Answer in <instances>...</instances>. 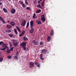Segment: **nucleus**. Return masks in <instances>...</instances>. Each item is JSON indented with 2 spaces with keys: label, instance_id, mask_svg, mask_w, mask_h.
I'll return each mask as SVG.
<instances>
[{
  "label": "nucleus",
  "instance_id": "nucleus-1",
  "mask_svg": "<svg viewBox=\"0 0 76 76\" xmlns=\"http://www.w3.org/2000/svg\"><path fill=\"white\" fill-rule=\"evenodd\" d=\"M45 16H44V15H43L42 16V17H41V20L43 22L45 21Z\"/></svg>",
  "mask_w": 76,
  "mask_h": 76
},
{
  "label": "nucleus",
  "instance_id": "nucleus-2",
  "mask_svg": "<svg viewBox=\"0 0 76 76\" xmlns=\"http://www.w3.org/2000/svg\"><path fill=\"white\" fill-rule=\"evenodd\" d=\"M30 68H32L34 66V63L32 62H31L30 63Z\"/></svg>",
  "mask_w": 76,
  "mask_h": 76
},
{
  "label": "nucleus",
  "instance_id": "nucleus-3",
  "mask_svg": "<svg viewBox=\"0 0 76 76\" xmlns=\"http://www.w3.org/2000/svg\"><path fill=\"white\" fill-rule=\"evenodd\" d=\"M4 45H5L4 48L0 49V50L5 51L6 48H8L7 47V45L6 44H4Z\"/></svg>",
  "mask_w": 76,
  "mask_h": 76
},
{
  "label": "nucleus",
  "instance_id": "nucleus-4",
  "mask_svg": "<svg viewBox=\"0 0 76 76\" xmlns=\"http://www.w3.org/2000/svg\"><path fill=\"white\" fill-rule=\"evenodd\" d=\"M30 28H32V27H33V25H34V22L33 20H31L30 22Z\"/></svg>",
  "mask_w": 76,
  "mask_h": 76
},
{
  "label": "nucleus",
  "instance_id": "nucleus-5",
  "mask_svg": "<svg viewBox=\"0 0 76 76\" xmlns=\"http://www.w3.org/2000/svg\"><path fill=\"white\" fill-rule=\"evenodd\" d=\"M47 53V50L45 49H44L42 50L41 51V53L42 54H45Z\"/></svg>",
  "mask_w": 76,
  "mask_h": 76
},
{
  "label": "nucleus",
  "instance_id": "nucleus-6",
  "mask_svg": "<svg viewBox=\"0 0 76 76\" xmlns=\"http://www.w3.org/2000/svg\"><path fill=\"white\" fill-rule=\"evenodd\" d=\"M26 20L23 21L21 24L22 26H25V25H26Z\"/></svg>",
  "mask_w": 76,
  "mask_h": 76
},
{
  "label": "nucleus",
  "instance_id": "nucleus-7",
  "mask_svg": "<svg viewBox=\"0 0 76 76\" xmlns=\"http://www.w3.org/2000/svg\"><path fill=\"white\" fill-rule=\"evenodd\" d=\"M11 12L12 13V14L15 13L16 12V10H15V9L14 8L12 9L11 11Z\"/></svg>",
  "mask_w": 76,
  "mask_h": 76
},
{
  "label": "nucleus",
  "instance_id": "nucleus-8",
  "mask_svg": "<svg viewBox=\"0 0 76 76\" xmlns=\"http://www.w3.org/2000/svg\"><path fill=\"white\" fill-rule=\"evenodd\" d=\"M25 31H23L21 33L19 34L20 37H22V36L23 35L25 34Z\"/></svg>",
  "mask_w": 76,
  "mask_h": 76
},
{
  "label": "nucleus",
  "instance_id": "nucleus-9",
  "mask_svg": "<svg viewBox=\"0 0 76 76\" xmlns=\"http://www.w3.org/2000/svg\"><path fill=\"white\" fill-rule=\"evenodd\" d=\"M26 42H23L20 44V46L22 47H24L26 46Z\"/></svg>",
  "mask_w": 76,
  "mask_h": 76
},
{
  "label": "nucleus",
  "instance_id": "nucleus-10",
  "mask_svg": "<svg viewBox=\"0 0 76 76\" xmlns=\"http://www.w3.org/2000/svg\"><path fill=\"white\" fill-rule=\"evenodd\" d=\"M35 64H36L37 66L38 67H40V64L38 62H36L35 63Z\"/></svg>",
  "mask_w": 76,
  "mask_h": 76
},
{
  "label": "nucleus",
  "instance_id": "nucleus-11",
  "mask_svg": "<svg viewBox=\"0 0 76 76\" xmlns=\"http://www.w3.org/2000/svg\"><path fill=\"white\" fill-rule=\"evenodd\" d=\"M54 35V31L52 29L50 33V35L51 36H53Z\"/></svg>",
  "mask_w": 76,
  "mask_h": 76
},
{
  "label": "nucleus",
  "instance_id": "nucleus-12",
  "mask_svg": "<svg viewBox=\"0 0 76 76\" xmlns=\"http://www.w3.org/2000/svg\"><path fill=\"white\" fill-rule=\"evenodd\" d=\"M36 23H37L38 25H41V24H42V23L40 22V21L39 20H37Z\"/></svg>",
  "mask_w": 76,
  "mask_h": 76
},
{
  "label": "nucleus",
  "instance_id": "nucleus-13",
  "mask_svg": "<svg viewBox=\"0 0 76 76\" xmlns=\"http://www.w3.org/2000/svg\"><path fill=\"white\" fill-rule=\"evenodd\" d=\"M7 27L8 29H11L12 28V26L10 25H7Z\"/></svg>",
  "mask_w": 76,
  "mask_h": 76
},
{
  "label": "nucleus",
  "instance_id": "nucleus-14",
  "mask_svg": "<svg viewBox=\"0 0 76 76\" xmlns=\"http://www.w3.org/2000/svg\"><path fill=\"white\" fill-rule=\"evenodd\" d=\"M34 42L33 43L35 44V45H38V42L36 41L35 40H34L33 41V42Z\"/></svg>",
  "mask_w": 76,
  "mask_h": 76
},
{
  "label": "nucleus",
  "instance_id": "nucleus-15",
  "mask_svg": "<svg viewBox=\"0 0 76 76\" xmlns=\"http://www.w3.org/2000/svg\"><path fill=\"white\" fill-rule=\"evenodd\" d=\"M50 39H51V36H48L47 38L48 41L49 42H50Z\"/></svg>",
  "mask_w": 76,
  "mask_h": 76
},
{
  "label": "nucleus",
  "instance_id": "nucleus-16",
  "mask_svg": "<svg viewBox=\"0 0 76 76\" xmlns=\"http://www.w3.org/2000/svg\"><path fill=\"white\" fill-rule=\"evenodd\" d=\"M34 29L33 28H32L30 31V32L31 34H32L33 32H34Z\"/></svg>",
  "mask_w": 76,
  "mask_h": 76
},
{
  "label": "nucleus",
  "instance_id": "nucleus-17",
  "mask_svg": "<svg viewBox=\"0 0 76 76\" xmlns=\"http://www.w3.org/2000/svg\"><path fill=\"white\" fill-rule=\"evenodd\" d=\"M43 56V55H42V54H41L40 58V59L41 60H44V58H42Z\"/></svg>",
  "mask_w": 76,
  "mask_h": 76
},
{
  "label": "nucleus",
  "instance_id": "nucleus-18",
  "mask_svg": "<svg viewBox=\"0 0 76 76\" xmlns=\"http://www.w3.org/2000/svg\"><path fill=\"white\" fill-rule=\"evenodd\" d=\"M10 24L13 26L15 25V22H13L10 23Z\"/></svg>",
  "mask_w": 76,
  "mask_h": 76
},
{
  "label": "nucleus",
  "instance_id": "nucleus-19",
  "mask_svg": "<svg viewBox=\"0 0 76 76\" xmlns=\"http://www.w3.org/2000/svg\"><path fill=\"white\" fill-rule=\"evenodd\" d=\"M16 28H17L18 31L19 32H21V31H20V30L18 26H16Z\"/></svg>",
  "mask_w": 76,
  "mask_h": 76
},
{
  "label": "nucleus",
  "instance_id": "nucleus-20",
  "mask_svg": "<svg viewBox=\"0 0 76 76\" xmlns=\"http://www.w3.org/2000/svg\"><path fill=\"white\" fill-rule=\"evenodd\" d=\"M12 43H13V44L14 45V46H15L16 47V46H17V45H18V43H15V42L14 41H12Z\"/></svg>",
  "mask_w": 76,
  "mask_h": 76
},
{
  "label": "nucleus",
  "instance_id": "nucleus-21",
  "mask_svg": "<svg viewBox=\"0 0 76 76\" xmlns=\"http://www.w3.org/2000/svg\"><path fill=\"white\" fill-rule=\"evenodd\" d=\"M3 10L5 13H7V10H6V9L5 8H3Z\"/></svg>",
  "mask_w": 76,
  "mask_h": 76
},
{
  "label": "nucleus",
  "instance_id": "nucleus-22",
  "mask_svg": "<svg viewBox=\"0 0 76 76\" xmlns=\"http://www.w3.org/2000/svg\"><path fill=\"white\" fill-rule=\"evenodd\" d=\"M23 39L24 40V41H27V40H28V38H27L26 37H24Z\"/></svg>",
  "mask_w": 76,
  "mask_h": 76
},
{
  "label": "nucleus",
  "instance_id": "nucleus-23",
  "mask_svg": "<svg viewBox=\"0 0 76 76\" xmlns=\"http://www.w3.org/2000/svg\"><path fill=\"white\" fill-rule=\"evenodd\" d=\"M14 30V32L16 34H18V32H17V29H16V28H15Z\"/></svg>",
  "mask_w": 76,
  "mask_h": 76
},
{
  "label": "nucleus",
  "instance_id": "nucleus-24",
  "mask_svg": "<svg viewBox=\"0 0 76 76\" xmlns=\"http://www.w3.org/2000/svg\"><path fill=\"white\" fill-rule=\"evenodd\" d=\"M7 53H8V54H10V50L9 49H7Z\"/></svg>",
  "mask_w": 76,
  "mask_h": 76
},
{
  "label": "nucleus",
  "instance_id": "nucleus-25",
  "mask_svg": "<svg viewBox=\"0 0 76 76\" xmlns=\"http://www.w3.org/2000/svg\"><path fill=\"white\" fill-rule=\"evenodd\" d=\"M41 12V10H38L36 12V13H40V12Z\"/></svg>",
  "mask_w": 76,
  "mask_h": 76
},
{
  "label": "nucleus",
  "instance_id": "nucleus-26",
  "mask_svg": "<svg viewBox=\"0 0 76 76\" xmlns=\"http://www.w3.org/2000/svg\"><path fill=\"white\" fill-rule=\"evenodd\" d=\"M37 7H39V8H41V5L40 4H39L37 5Z\"/></svg>",
  "mask_w": 76,
  "mask_h": 76
},
{
  "label": "nucleus",
  "instance_id": "nucleus-27",
  "mask_svg": "<svg viewBox=\"0 0 76 76\" xmlns=\"http://www.w3.org/2000/svg\"><path fill=\"white\" fill-rule=\"evenodd\" d=\"M11 32V31L9 30V29H7V30L6 31V32Z\"/></svg>",
  "mask_w": 76,
  "mask_h": 76
},
{
  "label": "nucleus",
  "instance_id": "nucleus-28",
  "mask_svg": "<svg viewBox=\"0 0 76 76\" xmlns=\"http://www.w3.org/2000/svg\"><path fill=\"white\" fill-rule=\"evenodd\" d=\"M26 10H31V8H30V7H26Z\"/></svg>",
  "mask_w": 76,
  "mask_h": 76
},
{
  "label": "nucleus",
  "instance_id": "nucleus-29",
  "mask_svg": "<svg viewBox=\"0 0 76 76\" xmlns=\"http://www.w3.org/2000/svg\"><path fill=\"white\" fill-rule=\"evenodd\" d=\"M36 16V14H35V13H34V15L33 16V18H34V19H35Z\"/></svg>",
  "mask_w": 76,
  "mask_h": 76
},
{
  "label": "nucleus",
  "instance_id": "nucleus-30",
  "mask_svg": "<svg viewBox=\"0 0 76 76\" xmlns=\"http://www.w3.org/2000/svg\"><path fill=\"white\" fill-rule=\"evenodd\" d=\"M13 48H14V47H13L12 48H10V50L11 51H13Z\"/></svg>",
  "mask_w": 76,
  "mask_h": 76
},
{
  "label": "nucleus",
  "instance_id": "nucleus-31",
  "mask_svg": "<svg viewBox=\"0 0 76 76\" xmlns=\"http://www.w3.org/2000/svg\"><path fill=\"white\" fill-rule=\"evenodd\" d=\"M4 19H3V18H2V17L0 16V20H1V21L3 20Z\"/></svg>",
  "mask_w": 76,
  "mask_h": 76
},
{
  "label": "nucleus",
  "instance_id": "nucleus-32",
  "mask_svg": "<svg viewBox=\"0 0 76 76\" xmlns=\"http://www.w3.org/2000/svg\"><path fill=\"white\" fill-rule=\"evenodd\" d=\"M29 22H28L27 23V26H26V27L27 28H28V27H29Z\"/></svg>",
  "mask_w": 76,
  "mask_h": 76
},
{
  "label": "nucleus",
  "instance_id": "nucleus-33",
  "mask_svg": "<svg viewBox=\"0 0 76 76\" xmlns=\"http://www.w3.org/2000/svg\"><path fill=\"white\" fill-rule=\"evenodd\" d=\"M25 47H26V46L23 47V48L24 50H26V48Z\"/></svg>",
  "mask_w": 76,
  "mask_h": 76
},
{
  "label": "nucleus",
  "instance_id": "nucleus-34",
  "mask_svg": "<svg viewBox=\"0 0 76 76\" xmlns=\"http://www.w3.org/2000/svg\"><path fill=\"white\" fill-rule=\"evenodd\" d=\"M7 58L9 59H10V58H12V56H9L7 57Z\"/></svg>",
  "mask_w": 76,
  "mask_h": 76
},
{
  "label": "nucleus",
  "instance_id": "nucleus-35",
  "mask_svg": "<svg viewBox=\"0 0 76 76\" xmlns=\"http://www.w3.org/2000/svg\"><path fill=\"white\" fill-rule=\"evenodd\" d=\"M3 60V58H0V62H1Z\"/></svg>",
  "mask_w": 76,
  "mask_h": 76
},
{
  "label": "nucleus",
  "instance_id": "nucleus-36",
  "mask_svg": "<svg viewBox=\"0 0 76 76\" xmlns=\"http://www.w3.org/2000/svg\"><path fill=\"white\" fill-rule=\"evenodd\" d=\"M8 35L9 36V37H12L13 36V35H12V34H8Z\"/></svg>",
  "mask_w": 76,
  "mask_h": 76
},
{
  "label": "nucleus",
  "instance_id": "nucleus-37",
  "mask_svg": "<svg viewBox=\"0 0 76 76\" xmlns=\"http://www.w3.org/2000/svg\"><path fill=\"white\" fill-rule=\"evenodd\" d=\"M9 44L10 45V47H12V43H11V42H9Z\"/></svg>",
  "mask_w": 76,
  "mask_h": 76
},
{
  "label": "nucleus",
  "instance_id": "nucleus-38",
  "mask_svg": "<svg viewBox=\"0 0 76 76\" xmlns=\"http://www.w3.org/2000/svg\"><path fill=\"white\" fill-rule=\"evenodd\" d=\"M25 3L26 4H28V2L27 1V0H26L25 1Z\"/></svg>",
  "mask_w": 76,
  "mask_h": 76
},
{
  "label": "nucleus",
  "instance_id": "nucleus-39",
  "mask_svg": "<svg viewBox=\"0 0 76 76\" xmlns=\"http://www.w3.org/2000/svg\"><path fill=\"white\" fill-rule=\"evenodd\" d=\"M22 6L24 8L26 7V5H25L24 4H22Z\"/></svg>",
  "mask_w": 76,
  "mask_h": 76
},
{
  "label": "nucleus",
  "instance_id": "nucleus-40",
  "mask_svg": "<svg viewBox=\"0 0 76 76\" xmlns=\"http://www.w3.org/2000/svg\"><path fill=\"white\" fill-rule=\"evenodd\" d=\"M3 23H4V24H5V23H6V22H5V21H4V19L2 20Z\"/></svg>",
  "mask_w": 76,
  "mask_h": 76
},
{
  "label": "nucleus",
  "instance_id": "nucleus-41",
  "mask_svg": "<svg viewBox=\"0 0 76 76\" xmlns=\"http://www.w3.org/2000/svg\"><path fill=\"white\" fill-rule=\"evenodd\" d=\"M14 59H15V60H17L18 59V57L17 56H15L14 58Z\"/></svg>",
  "mask_w": 76,
  "mask_h": 76
},
{
  "label": "nucleus",
  "instance_id": "nucleus-42",
  "mask_svg": "<svg viewBox=\"0 0 76 76\" xmlns=\"http://www.w3.org/2000/svg\"><path fill=\"white\" fill-rule=\"evenodd\" d=\"M20 3L21 4H23V2L21 1H19Z\"/></svg>",
  "mask_w": 76,
  "mask_h": 76
},
{
  "label": "nucleus",
  "instance_id": "nucleus-43",
  "mask_svg": "<svg viewBox=\"0 0 76 76\" xmlns=\"http://www.w3.org/2000/svg\"><path fill=\"white\" fill-rule=\"evenodd\" d=\"M43 44H44V43H43V42H40V45H43Z\"/></svg>",
  "mask_w": 76,
  "mask_h": 76
},
{
  "label": "nucleus",
  "instance_id": "nucleus-44",
  "mask_svg": "<svg viewBox=\"0 0 76 76\" xmlns=\"http://www.w3.org/2000/svg\"><path fill=\"white\" fill-rule=\"evenodd\" d=\"M1 44H3V42L2 41L0 42V45H1Z\"/></svg>",
  "mask_w": 76,
  "mask_h": 76
},
{
  "label": "nucleus",
  "instance_id": "nucleus-45",
  "mask_svg": "<svg viewBox=\"0 0 76 76\" xmlns=\"http://www.w3.org/2000/svg\"><path fill=\"white\" fill-rule=\"evenodd\" d=\"M18 55H19V52H17V53L16 54V56H18Z\"/></svg>",
  "mask_w": 76,
  "mask_h": 76
},
{
  "label": "nucleus",
  "instance_id": "nucleus-46",
  "mask_svg": "<svg viewBox=\"0 0 76 76\" xmlns=\"http://www.w3.org/2000/svg\"><path fill=\"white\" fill-rule=\"evenodd\" d=\"M34 4H36L37 3V1H34Z\"/></svg>",
  "mask_w": 76,
  "mask_h": 76
},
{
  "label": "nucleus",
  "instance_id": "nucleus-47",
  "mask_svg": "<svg viewBox=\"0 0 76 76\" xmlns=\"http://www.w3.org/2000/svg\"><path fill=\"white\" fill-rule=\"evenodd\" d=\"M4 46H5V45H4V44L3 43V44L2 45V48H4Z\"/></svg>",
  "mask_w": 76,
  "mask_h": 76
},
{
  "label": "nucleus",
  "instance_id": "nucleus-48",
  "mask_svg": "<svg viewBox=\"0 0 76 76\" xmlns=\"http://www.w3.org/2000/svg\"><path fill=\"white\" fill-rule=\"evenodd\" d=\"M42 7L44 6V4H42Z\"/></svg>",
  "mask_w": 76,
  "mask_h": 76
},
{
  "label": "nucleus",
  "instance_id": "nucleus-49",
  "mask_svg": "<svg viewBox=\"0 0 76 76\" xmlns=\"http://www.w3.org/2000/svg\"><path fill=\"white\" fill-rule=\"evenodd\" d=\"M44 1H45V0H44V1L43 2H42V4H44Z\"/></svg>",
  "mask_w": 76,
  "mask_h": 76
},
{
  "label": "nucleus",
  "instance_id": "nucleus-50",
  "mask_svg": "<svg viewBox=\"0 0 76 76\" xmlns=\"http://www.w3.org/2000/svg\"><path fill=\"white\" fill-rule=\"evenodd\" d=\"M7 22H8V23H9L10 22V20H8L7 21Z\"/></svg>",
  "mask_w": 76,
  "mask_h": 76
},
{
  "label": "nucleus",
  "instance_id": "nucleus-51",
  "mask_svg": "<svg viewBox=\"0 0 76 76\" xmlns=\"http://www.w3.org/2000/svg\"><path fill=\"white\" fill-rule=\"evenodd\" d=\"M13 41H14V42H16V40H15V39H13Z\"/></svg>",
  "mask_w": 76,
  "mask_h": 76
},
{
  "label": "nucleus",
  "instance_id": "nucleus-52",
  "mask_svg": "<svg viewBox=\"0 0 76 76\" xmlns=\"http://www.w3.org/2000/svg\"><path fill=\"white\" fill-rule=\"evenodd\" d=\"M38 3H40V1H38Z\"/></svg>",
  "mask_w": 76,
  "mask_h": 76
},
{
  "label": "nucleus",
  "instance_id": "nucleus-53",
  "mask_svg": "<svg viewBox=\"0 0 76 76\" xmlns=\"http://www.w3.org/2000/svg\"><path fill=\"white\" fill-rule=\"evenodd\" d=\"M2 4V3L0 2V6H1V5Z\"/></svg>",
  "mask_w": 76,
  "mask_h": 76
},
{
  "label": "nucleus",
  "instance_id": "nucleus-54",
  "mask_svg": "<svg viewBox=\"0 0 76 76\" xmlns=\"http://www.w3.org/2000/svg\"><path fill=\"white\" fill-rule=\"evenodd\" d=\"M35 18H36V19H37V17H35Z\"/></svg>",
  "mask_w": 76,
  "mask_h": 76
},
{
  "label": "nucleus",
  "instance_id": "nucleus-55",
  "mask_svg": "<svg viewBox=\"0 0 76 76\" xmlns=\"http://www.w3.org/2000/svg\"><path fill=\"white\" fill-rule=\"evenodd\" d=\"M40 1H42V0H40Z\"/></svg>",
  "mask_w": 76,
  "mask_h": 76
},
{
  "label": "nucleus",
  "instance_id": "nucleus-56",
  "mask_svg": "<svg viewBox=\"0 0 76 76\" xmlns=\"http://www.w3.org/2000/svg\"><path fill=\"white\" fill-rule=\"evenodd\" d=\"M16 0V1H18V0Z\"/></svg>",
  "mask_w": 76,
  "mask_h": 76
},
{
  "label": "nucleus",
  "instance_id": "nucleus-57",
  "mask_svg": "<svg viewBox=\"0 0 76 76\" xmlns=\"http://www.w3.org/2000/svg\"><path fill=\"white\" fill-rule=\"evenodd\" d=\"M2 0H0V1H2Z\"/></svg>",
  "mask_w": 76,
  "mask_h": 76
},
{
  "label": "nucleus",
  "instance_id": "nucleus-58",
  "mask_svg": "<svg viewBox=\"0 0 76 76\" xmlns=\"http://www.w3.org/2000/svg\"><path fill=\"white\" fill-rule=\"evenodd\" d=\"M1 54V52H0V54Z\"/></svg>",
  "mask_w": 76,
  "mask_h": 76
}]
</instances>
